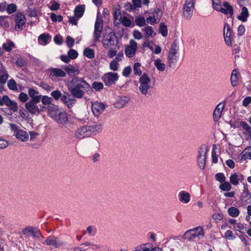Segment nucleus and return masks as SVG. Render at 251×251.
<instances>
[{"mask_svg":"<svg viewBox=\"0 0 251 251\" xmlns=\"http://www.w3.org/2000/svg\"><path fill=\"white\" fill-rule=\"evenodd\" d=\"M139 82L140 92L142 95H147L151 88L150 78L146 73H144L139 78Z\"/></svg>","mask_w":251,"mask_h":251,"instance_id":"obj_5","label":"nucleus"},{"mask_svg":"<svg viewBox=\"0 0 251 251\" xmlns=\"http://www.w3.org/2000/svg\"><path fill=\"white\" fill-rule=\"evenodd\" d=\"M240 156L242 160L251 159V146L246 148L240 154Z\"/></svg>","mask_w":251,"mask_h":251,"instance_id":"obj_27","label":"nucleus"},{"mask_svg":"<svg viewBox=\"0 0 251 251\" xmlns=\"http://www.w3.org/2000/svg\"><path fill=\"white\" fill-rule=\"evenodd\" d=\"M195 0H185L183 8V16L186 20H190L193 14Z\"/></svg>","mask_w":251,"mask_h":251,"instance_id":"obj_10","label":"nucleus"},{"mask_svg":"<svg viewBox=\"0 0 251 251\" xmlns=\"http://www.w3.org/2000/svg\"><path fill=\"white\" fill-rule=\"evenodd\" d=\"M10 126L16 138L21 142H26L29 139V133L24 129L19 128L16 125L10 124Z\"/></svg>","mask_w":251,"mask_h":251,"instance_id":"obj_6","label":"nucleus"},{"mask_svg":"<svg viewBox=\"0 0 251 251\" xmlns=\"http://www.w3.org/2000/svg\"><path fill=\"white\" fill-rule=\"evenodd\" d=\"M203 229L201 227H198L186 231L183 234V238L192 241L200 235L203 236Z\"/></svg>","mask_w":251,"mask_h":251,"instance_id":"obj_11","label":"nucleus"},{"mask_svg":"<svg viewBox=\"0 0 251 251\" xmlns=\"http://www.w3.org/2000/svg\"><path fill=\"white\" fill-rule=\"evenodd\" d=\"M190 194L187 192L182 191L178 194L179 201L183 203H188L190 201Z\"/></svg>","mask_w":251,"mask_h":251,"instance_id":"obj_26","label":"nucleus"},{"mask_svg":"<svg viewBox=\"0 0 251 251\" xmlns=\"http://www.w3.org/2000/svg\"><path fill=\"white\" fill-rule=\"evenodd\" d=\"M102 43L105 49H111L117 43V37L114 32H111L104 35Z\"/></svg>","mask_w":251,"mask_h":251,"instance_id":"obj_7","label":"nucleus"},{"mask_svg":"<svg viewBox=\"0 0 251 251\" xmlns=\"http://www.w3.org/2000/svg\"><path fill=\"white\" fill-rule=\"evenodd\" d=\"M40 100H31L25 104L26 109L31 114L38 115L43 111L45 106L40 104Z\"/></svg>","mask_w":251,"mask_h":251,"instance_id":"obj_4","label":"nucleus"},{"mask_svg":"<svg viewBox=\"0 0 251 251\" xmlns=\"http://www.w3.org/2000/svg\"><path fill=\"white\" fill-rule=\"evenodd\" d=\"M47 245L58 248L65 244V242L54 236H50L46 240Z\"/></svg>","mask_w":251,"mask_h":251,"instance_id":"obj_14","label":"nucleus"},{"mask_svg":"<svg viewBox=\"0 0 251 251\" xmlns=\"http://www.w3.org/2000/svg\"><path fill=\"white\" fill-rule=\"evenodd\" d=\"M143 30L146 33V36L148 37H152L156 34L151 26H148L144 28Z\"/></svg>","mask_w":251,"mask_h":251,"instance_id":"obj_39","label":"nucleus"},{"mask_svg":"<svg viewBox=\"0 0 251 251\" xmlns=\"http://www.w3.org/2000/svg\"><path fill=\"white\" fill-rule=\"evenodd\" d=\"M49 76L52 80H55L56 78L64 77L66 76V73L65 70L60 68H51L49 70Z\"/></svg>","mask_w":251,"mask_h":251,"instance_id":"obj_13","label":"nucleus"},{"mask_svg":"<svg viewBox=\"0 0 251 251\" xmlns=\"http://www.w3.org/2000/svg\"><path fill=\"white\" fill-rule=\"evenodd\" d=\"M7 85H8V88L10 90H17V86L16 82L13 79H10L8 81Z\"/></svg>","mask_w":251,"mask_h":251,"instance_id":"obj_48","label":"nucleus"},{"mask_svg":"<svg viewBox=\"0 0 251 251\" xmlns=\"http://www.w3.org/2000/svg\"><path fill=\"white\" fill-rule=\"evenodd\" d=\"M114 23L119 26L120 25H123L126 26V13L124 11H122L120 6L115 8L114 12Z\"/></svg>","mask_w":251,"mask_h":251,"instance_id":"obj_9","label":"nucleus"},{"mask_svg":"<svg viewBox=\"0 0 251 251\" xmlns=\"http://www.w3.org/2000/svg\"><path fill=\"white\" fill-rule=\"evenodd\" d=\"M240 125L242 126L244 129H245L250 135H251V127H250L247 123L245 122L241 121L240 123Z\"/></svg>","mask_w":251,"mask_h":251,"instance_id":"obj_51","label":"nucleus"},{"mask_svg":"<svg viewBox=\"0 0 251 251\" xmlns=\"http://www.w3.org/2000/svg\"><path fill=\"white\" fill-rule=\"evenodd\" d=\"M68 90L75 98H81L85 91L91 88L90 85L81 77H75L68 85Z\"/></svg>","mask_w":251,"mask_h":251,"instance_id":"obj_1","label":"nucleus"},{"mask_svg":"<svg viewBox=\"0 0 251 251\" xmlns=\"http://www.w3.org/2000/svg\"><path fill=\"white\" fill-rule=\"evenodd\" d=\"M95 246L96 248H99V246L97 245H94L89 242H86L82 245H81L80 246L76 247L74 248L73 251H85L86 250V249L83 248V246Z\"/></svg>","mask_w":251,"mask_h":251,"instance_id":"obj_36","label":"nucleus"},{"mask_svg":"<svg viewBox=\"0 0 251 251\" xmlns=\"http://www.w3.org/2000/svg\"><path fill=\"white\" fill-rule=\"evenodd\" d=\"M85 7L84 5L77 6L75 10V17L79 18L82 16L84 12Z\"/></svg>","mask_w":251,"mask_h":251,"instance_id":"obj_34","label":"nucleus"},{"mask_svg":"<svg viewBox=\"0 0 251 251\" xmlns=\"http://www.w3.org/2000/svg\"><path fill=\"white\" fill-rule=\"evenodd\" d=\"M239 80V76L236 70L232 71L230 76V82L232 86L235 87L237 86Z\"/></svg>","mask_w":251,"mask_h":251,"instance_id":"obj_29","label":"nucleus"},{"mask_svg":"<svg viewBox=\"0 0 251 251\" xmlns=\"http://www.w3.org/2000/svg\"><path fill=\"white\" fill-rule=\"evenodd\" d=\"M243 105L247 107L250 103H251V97H247L243 100Z\"/></svg>","mask_w":251,"mask_h":251,"instance_id":"obj_63","label":"nucleus"},{"mask_svg":"<svg viewBox=\"0 0 251 251\" xmlns=\"http://www.w3.org/2000/svg\"><path fill=\"white\" fill-rule=\"evenodd\" d=\"M75 136L79 140L91 136L87 126L77 128L75 132Z\"/></svg>","mask_w":251,"mask_h":251,"instance_id":"obj_16","label":"nucleus"},{"mask_svg":"<svg viewBox=\"0 0 251 251\" xmlns=\"http://www.w3.org/2000/svg\"><path fill=\"white\" fill-rule=\"evenodd\" d=\"M213 8L216 10L219 11L221 8V2L220 0H212Z\"/></svg>","mask_w":251,"mask_h":251,"instance_id":"obj_54","label":"nucleus"},{"mask_svg":"<svg viewBox=\"0 0 251 251\" xmlns=\"http://www.w3.org/2000/svg\"><path fill=\"white\" fill-rule=\"evenodd\" d=\"M19 99L21 102H25L28 100V97L26 94L21 93L19 95Z\"/></svg>","mask_w":251,"mask_h":251,"instance_id":"obj_58","label":"nucleus"},{"mask_svg":"<svg viewBox=\"0 0 251 251\" xmlns=\"http://www.w3.org/2000/svg\"><path fill=\"white\" fill-rule=\"evenodd\" d=\"M223 6L224 7H221L219 11H220L222 13L225 14H229L230 15H232L233 10L232 6L227 2H225L223 4Z\"/></svg>","mask_w":251,"mask_h":251,"instance_id":"obj_28","label":"nucleus"},{"mask_svg":"<svg viewBox=\"0 0 251 251\" xmlns=\"http://www.w3.org/2000/svg\"><path fill=\"white\" fill-rule=\"evenodd\" d=\"M63 69L65 70L66 73L70 75H76L79 73V70L77 67L71 65L64 66L63 67Z\"/></svg>","mask_w":251,"mask_h":251,"instance_id":"obj_24","label":"nucleus"},{"mask_svg":"<svg viewBox=\"0 0 251 251\" xmlns=\"http://www.w3.org/2000/svg\"><path fill=\"white\" fill-rule=\"evenodd\" d=\"M248 16L249 13L247 8L246 7H243L241 14L238 16L237 18L238 20L244 22L247 21Z\"/></svg>","mask_w":251,"mask_h":251,"instance_id":"obj_32","label":"nucleus"},{"mask_svg":"<svg viewBox=\"0 0 251 251\" xmlns=\"http://www.w3.org/2000/svg\"><path fill=\"white\" fill-rule=\"evenodd\" d=\"M15 29L22 30L23 26L26 23V18L22 13H19L15 15Z\"/></svg>","mask_w":251,"mask_h":251,"instance_id":"obj_18","label":"nucleus"},{"mask_svg":"<svg viewBox=\"0 0 251 251\" xmlns=\"http://www.w3.org/2000/svg\"><path fill=\"white\" fill-rule=\"evenodd\" d=\"M220 188L223 191H229L231 189V186L228 182H225L220 185Z\"/></svg>","mask_w":251,"mask_h":251,"instance_id":"obj_47","label":"nucleus"},{"mask_svg":"<svg viewBox=\"0 0 251 251\" xmlns=\"http://www.w3.org/2000/svg\"><path fill=\"white\" fill-rule=\"evenodd\" d=\"M7 16H0V25L7 28L9 26L8 22L7 21Z\"/></svg>","mask_w":251,"mask_h":251,"instance_id":"obj_44","label":"nucleus"},{"mask_svg":"<svg viewBox=\"0 0 251 251\" xmlns=\"http://www.w3.org/2000/svg\"><path fill=\"white\" fill-rule=\"evenodd\" d=\"M215 148H216V145H214L213 146V151L212 152V162L214 163H216L218 162V157L215 152Z\"/></svg>","mask_w":251,"mask_h":251,"instance_id":"obj_60","label":"nucleus"},{"mask_svg":"<svg viewBox=\"0 0 251 251\" xmlns=\"http://www.w3.org/2000/svg\"><path fill=\"white\" fill-rule=\"evenodd\" d=\"M51 39V36L48 34H42L38 37V40L40 44L46 45Z\"/></svg>","mask_w":251,"mask_h":251,"instance_id":"obj_30","label":"nucleus"},{"mask_svg":"<svg viewBox=\"0 0 251 251\" xmlns=\"http://www.w3.org/2000/svg\"><path fill=\"white\" fill-rule=\"evenodd\" d=\"M100 12L97 13V17L95 24V29L94 31V41L99 42L101 36V33L103 28V20L100 15Z\"/></svg>","mask_w":251,"mask_h":251,"instance_id":"obj_8","label":"nucleus"},{"mask_svg":"<svg viewBox=\"0 0 251 251\" xmlns=\"http://www.w3.org/2000/svg\"><path fill=\"white\" fill-rule=\"evenodd\" d=\"M41 100L43 104L44 105H48L51 102V98L47 96H42Z\"/></svg>","mask_w":251,"mask_h":251,"instance_id":"obj_53","label":"nucleus"},{"mask_svg":"<svg viewBox=\"0 0 251 251\" xmlns=\"http://www.w3.org/2000/svg\"><path fill=\"white\" fill-rule=\"evenodd\" d=\"M224 36L231 37V30L230 28L229 25L227 23L225 24L224 29Z\"/></svg>","mask_w":251,"mask_h":251,"instance_id":"obj_45","label":"nucleus"},{"mask_svg":"<svg viewBox=\"0 0 251 251\" xmlns=\"http://www.w3.org/2000/svg\"><path fill=\"white\" fill-rule=\"evenodd\" d=\"M66 44L68 47L71 48L74 45L75 40L70 36H67L66 38Z\"/></svg>","mask_w":251,"mask_h":251,"instance_id":"obj_59","label":"nucleus"},{"mask_svg":"<svg viewBox=\"0 0 251 251\" xmlns=\"http://www.w3.org/2000/svg\"><path fill=\"white\" fill-rule=\"evenodd\" d=\"M234 228L236 230L240 232H241V231L245 228L244 226L241 223L236 224L235 226H234Z\"/></svg>","mask_w":251,"mask_h":251,"instance_id":"obj_64","label":"nucleus"},{"mask_svg":"<svg viewBox=\"0 0 251 251\" xmlns=\"http://www.w3.org/2000/svg\"><path fill=\"white\" fill-rule=\"evenodd\" d=\"M118 78V74L111 72L105 74L102 77V80L107 86L113 84L117 80Z\"/></svg>","mask_w":251,"mask_h":251,"instance_id":"obj_15","label":"nucleus"},{"mask_svg":"<svg viewBox=\"0 0 251 251\" xmlns=\"http://www.w3.org/2000/svg\"><path fill=\"white\" fill-rule=\"evenodd\" d=\"M50 95L56 100H58L60 98L61 99V97H62L61 92L58 90L53 91L51 93Z\"/></svg>","mask_w":251,"mask_h":251,"instance_id":"obj_46","label":"nucleus"},{"mask_svg":"<svg viewBox=\"0 0 251 251\" xmlns=\"http://www.w3.org/2000/svg\"><path fill=\"white\" fill-rule=\"evenodd\" d=\"M105 108V105L101 102H96L92 104V110L96 117H99Z\"/></svg>","mask_w":251,"mask_h":251,"instance_id":"obj_20","label":"nucleus"},{"mask_svg":"<svg viewBox=\"0 0 251 251\" xmlns=\"http://www.w3.org/2000/svg\"><path fill=\"white\" fill-rule=\"evenodd\" d=\"M92 86L96 91H99L103 88V85L101 82H94L92 84Z\"/></svg>","mask_w":251,"mask_h":251,"instance_id":"obj_55","label":"nucleus"},{"mask_svg":"<svg viewBox=\"0 0 251 251\" xmlns=\"http://www.w3.org/2000/svg\"><path fill=\"white\" fill-rule=\"evenodd\" d=\"M229 215L232 217H237L239 214V210L235 207H231L228 209Z\"/></svg>","mask_w":251,"mask_h":251,"instance_id":"obj_42","label":"nucleus"},{"mask_svg":"<svg viewBox=\"0 0 251 251\" xmlns=\"http://www.w3.org/2000/svg\"><path fill=\"white\" fill-rule=\"evenodd\" d=\"M225 107V104L222 102L219 103L216 107L213 114L214 121H218L222 116V113Z\"/></svg>","mask_w":251,"mask_h":251,"instance_id":"obj_22","label":"nucleus"},{"mask_svg":"<svg viewBox=\"0 0 251 251\" xmlns=\"http://www.w3.org/2000/svg\"><path fill=\"white\" fill-rule=\"evenodd\" d=\"M7 106L9 107L10 109L14 112H16L18 110V105L16 102L11 100L9 98L7 101H6V104Z\"/></svg>","mask_w":251,"mask_h":251,"instance_id":"obj_33","label":"nucleus"},{"mask_svg":"<svg viewBox=\"0 0 251 251\" xmlns=\"http://www.w3.org/2000/svg\"><path fill=\"white\" fill-rule=\"evenodd\" d=\"M2 47L4 50L9 52L12 48L15 47V44L12 41L8 40L6 43L3 44Z\"/></svg>","mask_w":251,"mask_h":251,"instance_id":"obj_37","label":"nucleus"},{"mask_svg":"<svg viewBox=\"0 0 251 251\" xmlns=\"http://www.w3.org/2000/svg\"><path fill=\"white\" fill-rule=\"evenodd\" d=\"M118 68V63L116 60H112L110 63V69L114 71H116Z\"/></svg>","mask_w":251,"mask_h":251,"instance_id":"obj_57","label":"nucleus"},{"mask_svg":"<svg viewBox=\"0 0 251 251\" xmlns=\"http://www.w3.org/2000/svg\"><path fill=\"white\" fill-rule=\"evenodd\" d=\"M50 116L59 125H64L69 122L68 114L54 107L50 110Z\"/></svg>","mask_w":251,"mask_h":251,"instance_id":"obj_3","label":"nucleus"},{"mask_svg":"<svg viewBox=\"0 0 251 251\" xmlns=\"http://www.w3.org/2000/svg\"><path fill=\"white\" fill-rule=\"evenodd\" d=\"M84 55L88 58H93L95 56V53L93 50L90 48H86L83 51Z\"/></svg>","mask_w":251,"mask_h":251,"instance_id":"obj_41","label":"nucleus"},{"mask_svg":"<svg viewBox=\"0 0 251 251\" xmlns=\"http://www.w3.org/2000/svg\"><path fill=\"white\" fill-rule=\"evenodd\" d=\"M137 49V43L133 40L130 41L129 45L126 47V56L131 57L134 56Z\"/></svg>","mask_w":251,"mask_h":251,"instance_id":"obj_21","label":"nucleus"},{"mask_svg":"<svg viewBox=\"0 0 251 251\" xmlns=\"http://www.w3.org/2000/svg\"><path fill=\"white\" fill-rule=\"evenodd\" d=\"M208 151V147L205 145L201 146L198 155V163L201 169H203L206 163V155Z\"/></svg>","mask_w":251,"mask_h":251,"instance_id":"obj_12","label":"nucleus"},{"mask_svg":"<svg viewBox=\"0 0 251 251\" xmlns=\"http://www.w3.org/2000/svg\"><path fill=\"white\" fill-rule=\"evenodd\" d=\"M159 32L161 34V35L165 37L168 34V29L167 27L163 23H161L159 25Z\"/></svg>","mask_w":251,"mask_h":251,"instance_id":"obj_43","label":"nucleus"},{"mask_svg":"<svg viewBox=\"0 0 251 251\" xmlns=\"http://www.w3.org/2000/svg\"><path fill=\"white\" fill-rule=\"evenodd\" d=\"M28 94L31 98V100L38 99L39 100H41L42 96L38 95L39 94V92L38 91L30 88L28 89Z\"/></svg>","mask_w":251,"mask_h":251,"instance_id":"obj_31","label":"nucleus"},{"mask_svg":"<svg viewBox=\"0 0 251 251\" xmlns=\"http://www.w3.org/2000/svg\"><path fill=\"white\" fill-rule=\"evenodd\" d=\"M8 78V75L5 73L0 76V83L4 84Z\"/></svg>","mask_w":251,"mask_h":251,"instance_id":"obj_61","label":"nucleus"},{"mask_svg":"<svg viewBox=\"0 0 251 251\" xmlns=\"http://www.w3.org/2000/svg\"><path fill=\"white\" fill-rule=\"evenodd\" d=\"M167 64L171 68H175L178 65L180 60L179 47L176 42L171 45L167 57Z\"/></svg>","mask_w":251,"mask_h":251,"instance_id":"obj_2","label":"nucleus"},{"mask_svg":"<svg viewBox=\"0 0 251 251\" xmlns=\"http://www.w3.org/2000/svg\"><path fill=\"white\" fill-rule=\"evenodd\" d=\"M68 56H69L70 59H75L77 58L78 56V53L74 49H71L68 51Z\"/></svg>","mask_w":251,"mask_h":251,"instance_id":"obj_52","label":"nucleus"},{"mask_svg":"<svg viewBox=\"0 0 251 251\" xmlns=\"http://www.w3.org/2000/svg\"><path fill=\"white\" fill-rule=\"evenodd\" d=\"M154 64L158 71L163 72L165 70V64L162 63L160 59H157L155 60Z\"/></svg>","mask_w":251,"mask_h":251,"instance_id":"obj_35","label":"nucleus"},{"mask_svg":"<svg viewBox=\"0 0 251 251\" xmlns=\"http://www.w3.org/2000/svg\"><path fill=\"white\" fill-rule=\"evenodd\" d=\"M216 179L221 182H224L226 180V177L223 173H218L215 176Z\"/></svg>","mask_w":251,"mask_h":251,"instance_id":"obj_56","label":"nucleus"},{"mask_svg":"<svg viewBox=\"0 0 251 251\" xmlns=\"http://www.w3.org/2000/svg\"><path fill=\"white\" fill-rule=\"evenodd\" d=\"M141 66V64L139 63H136L134 64L133 67V71L134 74L135 75H140L142 74L141 70L139 69V67Z\"/></svg>","mask_w":251,"mask_h":251,"instance_id":"obj_49","label":"nucleus"},{"mask_svg":"<svg viewBox=\"0 0 251 251\" xmlns=\"http://www.w3.org/2000/svg\"><path fill=\"white\" fill-rule=\"evenodd\" d=\"M90 134L96 135L101 133L103 130V125L101 123H95L91 125L87 126Z\"/></svg>","mask_w":251,"mask_h":251,"instance_id":"obj_19","label":"nucleus"},{"mask_svg":"<svg viewBox=\"0 0 251 251\" xmlns=\"http://www.w3.org/2000/svg\"><path fill=\"white\" fill-rule=\"evenodd\" d=\"M61 100L68 108H71L75 102V99L70 95H63Z\"/></svg>","mask_w":251,"mask_h":251,"instance_id":"obj_23","label":"nucleus"},{"mask_svg":"<svg viewBox=\"0 0 251 251\" xmlns=\"http://www.w3.org/2000/svg\"><path fill=\"white\" fill-rule=\"evenodd\" d=\"M152 245L151 243H148L146 244H142L137 248L138 251H150L151 248L152 247Z\"/></svg>","mask_w":251,"mask_h":251,"instance_id":"obj_40","label":"nucleus"},{"mask_svg":"<svg viewBox=\"0 0 251 251\" xmlns=\"http://www.w3.org/2000/svg\"><path fill=\"white\" fill-rule=\"evenodd\" d=\"M17 10V6L15 4L12 3L9 4L7 8V12L8 14H11L15 12Z\"/></svg>","mask_w":251,"mask_h":251,"instance_id":"obj_50","label":"nucleus"},{"mask_svg":"<svg viewBox=\"0 0 251 251\" xmlns=\"http://www.w3.org/2000/svg\"><path fill=\"white\" fill-rule=\"evenodd\" d=\"M244 179V176L240 174L234 173L230 177V182L234 185H237L239 182H242Z\"/></svg>","mask_w":251,"mask_h":251,"instance_id":"obj_25","label":"nucleus"},{"mask_svg":"<svg viewBox=\"0 0 251 251\" xmlns=\"http://www.w3.org/2000/svg\"><path fill=\"white\" fill-rule=\"evenodd\" d=\"M135 23L136 25L142 27L146 25V21L143 16H139L135 18Z\"/></svg>","mask_w":251,"mask_h":251,"instance_id":"obj_38","label":"nucleus"},{"mask_svg":"<svg viewBox=\"0 0 251 251\" xmlns=\"http://www.w3.org/2000/svg\"><path fill=\"white\" fill-rule=\"evenodd\" d=\"M225 237L229 240H232L234 238L232 231L231 230H227L225 234Z\"/></svg>","mask_w":251,"mask_h":251,"instance_id":"obj_62","label":"nucleus"},{"mask_svg":"<svg viewBox=\"0 0 251 251\" xmlns=\"http://www.w3.org/2000/svg\"><path fill=\"white\" fill-rule=\"evenodd\" d=\"M23 233L26 238L32 236L34 238H39L42 236L40 231L38 229L32 227H27L24 229Z\"/></svg>","mask_w":251,"mask_h":251,"instance_id":"obj_17","label":"nucleus"}]
</instances>
